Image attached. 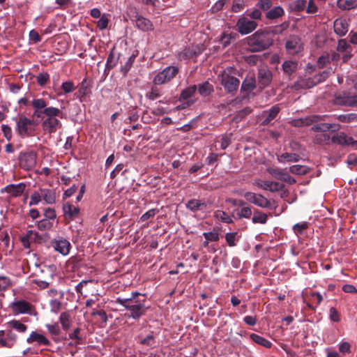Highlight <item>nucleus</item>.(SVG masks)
I'll list each match as a JSON object with an SVG mask.
<instances>
[{
	"mask_svg": "<svg viewBox=\"0 0 357 357\" xmlns=\"http://www.w3.org/2000/svg\"><path fill=\"white\" fill-rule=\"evenodd\" d=\"M10 307L15 314H31L32 310V305L23 300L15 301L11 303Z\"/></svg>",
	"mask_w": 357,
	"mask_h": 357,
	"instance_id": "12",
	"label": "nucleus"
},
{
	"mask_svg": "<svg viewBox=\"0 0 357 357\" xmlns=\"http://www.w3.org/2000/svg\"><path fill=\"white\" fill-rule=\"evenodd\" d=\"M1 130L3 133L4 137L6 138L8 141H10L13 136L12 130L10 126L8 125H2Z\"/></svg>",
	"mask_w": 357,
	"mask_h": 357,
	"instance_id": "61",
	"label": "nucleus"
},
{
	"mask_svg": "<svg viewBox=\"0 0 357 357\" xmlns=\"http://www.w3.org/2000/svg\"><path fill=\"white\" fill-rule=\"evenodd\" d=\"M337 7L342 10H349L357 8V0H337Z\"/></svg>",
	"mask_w": 357,
	"mask_h": 357,
	"instance_id": "27",
	"label": "nucleus"
},
{
	"mask_svg": "<svg viewBox=\"0 0 357 357\" xmlns=\"http://www.w3.org/2000/svg\"><path fill=\"white\" fill-rule=\"evenodd\" d=\"M37 236V233L34 232L32 230H29L20 237L22 243L24 248H29L31 242L36 240Z\"/></svg>",
	"mask_w": 357,
	"mask_h": 357,
	"instance_id": "28",
	"label": "nucleus"
},
{
	"mask_svg": "<svg viewBox=\"0 0 357 357\" xmlns=\"http://www.w3.org/2000/svg\"><path fill=\"white\" fill-rule=\"evenodd\" d=\"M26 342L28 344L36 343L38 346L50 345V341L43 334L37 331H32L26 338Z\"/></svg>",
	"mask_w": 357,
	"mask_h": 357,
	"instance_id": "15",
	"label": "nucleus"
},
{
	"mask_svg": "<svg viewBox=\"0 0 357 357\" xmlns=\"http://www.w3.org/2000/svg\"><path fill=\"white\" fill-rule=\"evenodd\" d=\"M49 75L47 73H42L36 77V80L40 86H44L49 80Z\"/></svg>",
	"mask_w": 357,
	"mask_h": 357,
	"instance_id": "55",
	"label": "nucleus"
},
{
	"mask_svg": "<svg viewBox=\"0 0 357 357\" xmlns=\"http://www.w3.org/2000/svg\"><path fill=\"white\" fill-rule=\"evenodd\" d=\"M42 199L47 204H52L56 202V193L48 189L40 190Z\"/></svg>",
	"mask_w": 357,
	"mask_h": 357,
	"instance_id": "29",
	"label": "nucleus"
},
{
	"mask_svg": "<svg viewBox=\"0 0 357 357\" xmlns=\"http://www.w3.org/2000/svg\"><path fill=\"white\" fill-rule=\"evenodd\" d=\"M162 94L163 91L161 89L158 88V86H153L150 91L146 93V97L151 100H154L162 96Z\"/></svg>",
	"mask_w": 357,
	"mask_h": 357,
	"instance_id": "36",
	"label": "nucleus"
},
{
	"mask_svg": "<svg viewBox=\"0 0 357 357\" xmlns=\"http://www.w3.org/2000/svg\"><path fill=\"white\" fill-rule=\"evenodd\" d=\"M254 184L263 190L271 192H277L282 188V185L280 183L271 181L257 180Z\"/></svg>",
	"mask_w": 357,
	"mask_h": 357,
	"instance_id": "18",
	"label": "nucleus"
},
{
	"mask_svg": "<svg viewBox=\"0 0 357 357\" xmlns=\"http://www.w3.org/2000/svg\"><path fill=\"white\" fill-rule=\"evenodd\" d=\"M307 2L305 0H296L291 4V8L296 12L304 10L306 8Z\"/></svg>",
	"mask_w": 357,
	"mask_h": 357,
	"instance_id": "41",
	"label": "nucleus"
},
{
	"mask_svg": "<svg viewBox=\"0 0 357 357\" xmlns=\"http://www.w3.org/2000/svg\"><path fill=\"white\" fill-rule=\"evenodd\" d=\"M284 14V10L280 6H276L266 13V17L270 20L277 19Z\"/></svg>",
	"mask_w": 357,
	"mask_h": 357,
	"instance_id": "35",
	"label": "nucleus"
},
{
	"mask_svg": "<svg viewBox=\"0 0 357 357\" xmlns=\"http://www.w3.org/2000/svg\"><path fill=\"white\" fill-rule=\"evenodd\" d=\"M268 172L277 179L282 180L285 172L282 169L270 167L267 169Z\"/></svg>",
	"mask_w": 357,
	"mask_h": 357,
	"instance_id": "46",
	"label": "nucleus"
},
{
	"mask_svg": "<svg viewBox=\"0 0 357 357\" xmlns=\"http://www.w3.org/2000/svg\"><path fill=\"white\" fill-rule=\"evenodd\" d=\"M178 73L176 66H169L158 72L153 79L155 85H162L169 82Z\"/></svg>",
	"mask_w": 357,
	"mask_h": 357,
	"instance_id": "5",
	"label": "nucleus"
},
{
	"mask_svg": "<svg viewBox=\"0 0 357 357\" xmlns=\"http://www.w3.org/2000/svg\"><path fill=\"white\" fill-rule=\"evenodd\" d=\"M8 325L13 329L16 330L19 333H25L27 330V326L23 323L18 320H11L8 322Z\"/></svg>",
	"mask_w": 357,
	"mask_h": 357,
	"instance_id": "38",
	"label": "nucleus"
},
{
	"mask_svg": "<svg viewBox=\"0 0 357 357\" xmlns=\"http://www.w3.org/2000/svg\"><path fill=\"white\" fill-rule=\"evenodd\" d=\"M51 311L57 313L61 307V303L57 299L51 300L50 302Z\"/></svg>",
	"mask_w": 357,
	"mask_h": 357,
	"instance_id": "60",
	"label": "nucleus"
},
{
	"mask_svg": "<svg viewBox=\"0 0 357 357\" xmlns=\"http://www.w3.org/2000/svg\"><path fill=\"white\" fill-rule=\"evenodd\" d=\"M109 17L108 15L106 14L102 15L100 17H99V20L96 22V24L98 28L100 30H104L107 29L108 24H109Z\"/></svg>",
	"mask_w": 357,
	"mask_h": 357,
	"instance_id": "45",
	"label": "nucleus"
},
{
	"mask_svg": "<svg viewBox=\"0 0 357 357\" xmlns=\"http://www.w3.org/2000/svg\"><path fill=\"white\" fill-rule=\"evenodd\" d=\"M307 224L306 222H302V223L296 224L294 226L293 229H294V232L296 234H302L303 231L305 229H307Z\"/></svg>",
	"mask_w": 357,
	"mask_h": 357,
	"instance_id": "64",
	"label": "nucleus"
},
{
	"mask_svg": "<svg viewBox=\"0 0 357 357\" xmlns=\"http://www.w3.org/2000/svg\"><path fill=\"white\" fill-rule=\"evenodd\" d=\"M267 220H268V215L259 211V210H255L254 211V215H253V217L252 218V222L254 223V224H266L267 222Z\"/></svg>",
	"mask_w": 357,
	"mask_h": 357,
	"instance_id": "31",
	"label": "nucleus"
},
{
	"mask_svg": "<svg viewBox=\"0 0 357 357\" xmlns=\"http://www.w3.org/2000/svg\"><path fill=\"white\" fill-rule=\"evenodd\" d=\"M47 102L43 98H35L31 101V105L33 108V117L42 120L45 115V110L47 107Z\"/></svg>",
	"mask_w": 357,
	"mask_h": 357,
	"instance_id": "11",
	"label": "nucleus"
},
{
	"mask_svg": "<svg viewBox=\"0 0 357 357\" xmlns=\"http://www.w3.org/2000/svg\"><path fill=\"white\" fill-rule=\"evenodd\" d=\"M236 33H223L220 37V43L224 47H227L231 43V40H234L236 39Z\"/></svg>",
	"mask_w": 357,
	"mask_h": 357,
	"instance_id": "39",
	"label": "nucleus"
},
{
	"mask_svg": "<svg viewBox=\"0 0 357 357\" xmlns=\"http://www.w3.org/2000/svg\"><path fill=\"white\" fill-rule=\"evenodd\" d=\"M145 301L144 296L138 292L132 293L130 298L116 299L117 303L130 312L128 316L134 319H138L146 312L148 307L145 305Z\"/></svg>",
	"mask_w": 357,
	"mask_h": 357,
	"instance_id": "1",
	"label": "nucleus"
},
{
	"mask_svg": "<svg viewBox=\"0 0 357 357\" xmlns=\"http://www.w3.org/2000/svg\"><path fill=\"white\" fill-rule=\"evenodd\" d=\"M258 79L264 86H267L272 79V73L266 68L259 69Z\"/></svg>",
	"mask_w": 357,
	"mask_h": 357,
	"instance_id": "22",
	"label": "nucleus"
},
{
	"mask_svg": "<svg viewBox=\"0 0 357 357\" xmlns=\"http://www.w3.org/2000/svg\"><path fill=\"white\" fill-rule=\"evenodd\" d=\"M243 197L248 202L257 206L258 207L267 208H271V202L261 194H256L252 192H246L243 195Z\"/></svg>",
	"mask_w": 357,
	"mask_h": 357,
	"instance_id": "7",
	"label": "nucleus"
},
{
	"mask_svg": "<svg viewBox=\"0 0 357 357\" xmlns=\"http://www.w3.org/2000/svg\"><path fill=\"white\" fill-rule=\"evenodd\" d=\"M37 227L38 229L44 231L50 229L52 227V224L50 222V220L44 218L37 222Z\"/></svg>",
	"mask_w": 357,
	"mask_h": 357,
	"instance_id": "49",
	"label": "nucleus"
},
{
	"mask_svg": "<svg viewBox=\"0 0 357 357\" xmlns=\"http://www.w3.org/2000/svg\"><path fill=\"white\" fill-rule=\"evenodd\" d=\"M298 66V64L296 61L287 60L282 63V68L284 73L289 76L297 70Z\"/></svg>",
	"mask_w": 357,
	"mask_h": 357,
	"instance_id": "25",
	"label": "nucleus"
},
{
	"mask_svg": "<svg viewBox=\"0 0 357 357\" xmlns=\"http://www.w3.org/2000/svg\"><path fill=\"white\" fill-rule=\"evenodd\" d=\"M42 199L41 192H35L30 197L29 205H38Z\"/></svg>",
	"mask_w": 357,
	"mask_h": 357,
	"instance_id": "53",
	"label": "nucleus"
},
{
	"mask_svg": "<svg viewBox=\"0 0 357 357\" xmlns=\"http://www.w3.org/2000/svg\"><path fill=\"white\" fill-rule=\"evenodd\" d=\"M17 339V335L12 330L0 331V348H13L16 344Z\"/></svg>",
	"mask_w": 357,
	"mask_h": 357,
	"instance_id": "8",
	"label": "nucleus"
},
{
	"mask_svg": "<svg viewBox=\"0 0 357 357\" xmlns=\"http://www.w3.org/2000/svg\"><path fill=\"white\" fill-rule=\"evenodd\" d=\"M10 284V279L6 276H0V291L6 289Z\"/></svg>",
	"mask_w": 357,
	"mask_h": 357,
	"instance_id": "59",
	"label": "nucleus"
},
{
	"mask_svg": "<svg viewBox=\"0 0 357 357\" xmlns=\"http://www.w3.org/2000/svg\"><path fill=\"white\" fill-rule=\"evenodd\" d=\"M61 89H63L65 93H69L74 91L75 86L73 82L71 81L65 82L62 83Z\"/></svg>",
	"mask_w": 357,
	"mask_h": 357,
	"instance_id": "52",
	"label": "nucleus"
},
{
	"mask_svg": "<svg viewBox=\"0 0 357 357\" xmlns=\"http://www.w3.org/2000/svg\"><path fill=\"white\" fill-rule=\"evenodd\" d=\"M350 100L351 94L349 93L342 92L335 96L334 101L336 105L349 106L347 102H350Z\"/></svg>",
	"mask_w": 357,
	"mask_h": 357,
	"instance_id": "30",
	"label": "nucleus"
},
{
	"mask_svg": "<svg viewBox=\"0 0 357 357\" xmlns=\"http://www.w3.org/2000/svg\"><path fill=\"white\" fill-rule=\"evenodd\" d=\"M219 79L221 84L228 93H232L236 91L239 86V80L235 77L229 75L228 73H223L219 76Z\"/></svg>",
	"mask_w": 357,
	"mask_h": 357,
	"instance_id": "9",
	"label": "nucleus"
},
{
	"mask_svg": "<svg viewBox=\"0 0 357 357\" xmlns=\"http://www.w3.org/2000/svg\"><path fill=\"white\" fill-rule=\"evenodd\" d=\"M236 232H229L225 234V240L230 247H234L236 245Z\"/></svg>",
	"mask_w": 357,
	"mask_h": 357,
	"instance_id": "51",
	"label": "nucleus"
},
{
	"mask_svg": "<svg viewBox=\"0 0 357 357\" xmlns=\"http://www.w3.org/2000/svg\"><path fill=\"white\" fill-rule=\"evenodd\" d=\"M202 50V47L199 45L189 46L178 54V58L180 60L189 59L201 54Z\"/></svg>",
	"mask_w": 357,
	"mask_h": 357,
	"instance_id": "17",
	"label": "nucleus"
},
{
	"mask_svg": "<svg viewBox=\"0 0 357 357\" xmlns=\"http://www.w3.org/2000/svg\"><path fill=\"white\" fill-rule=\"evenodd\" d=\"M203 236L205 239L209 241H219V233L218 231H210V232H204Z\"/></svg>",
	"mask_w": 357,
	"mask_h": 357,
	"instance_id": "50",
	"label": "nucleus"
},
{
	"mask_svg": "<svg viewBox=\"0 0 357 357\" xmlns=\"http://www.w3.org/2000/svg\"><path fill=\"white\" fill-rule=\"evenodd\" d=\"M273 43L271 34L268 31H257L248 38V45L252 52H259L270 47Z\"/></svg>",
	"mask_w": 357,
	"mask_h": 357,
	"instance_id": "3",
	"label": "nucleus"
},
{
	"mask_svg": "<svg viewBox=\"0 0 357 357\" xmlns=\"http://www.w3.org/2000/svg\"><path fill=\"white\" fill-rule=\"evenodd\" d=\"M215 217L223 222L230 223L232 222L231 217L223 211L218 210L215 211Z\"/></svg>",
	"mask_w": 357,
	"mask_h": 357,
	"instance_id": "44",
	"label": "nucleus"
},
{
	"mask_svg": "<svg viewBox=\"0 0 357 357\" xmlns=\"http://www.w3.org/2000/svg\"><path fill=\"white\" fill-rule=\"evenodd\" d=\"M59 321L64 330H68L70 328V316L67 312L61 314Z\"/></svg>",
	"mask_w": 357,
	"mask_h": 357,
	"instance_id": "47",
	"label": "nucleus"
},
{
	"mask_svg": "<svg viewBox=\"0 0 357 357\" xmlns=\"http://www.w3.org/2000/svg\"><path fill=\"white\" fill-rule=\"evenodd\" d=\"M238 215L241 218H250L252 215L251 208L249 206L243 207L238 212Z\"/></svg>",
	"mask_w": 357,
	"mask_h": 357,
	"instance_id": "57",
	"label": "nucleus"
},
{
	"mask_svg": "<svg viewBox=\"0 0 357 357\" xmlns=\"http://www.w3.org/2000/svg\"><path fill=\"white\" fill-rule=\"evenodd\" d=\"M285 47L290 54H296L302 50L303 44L300 38L291 36L287 40Z\"/></svg>",
	"mask_w": 357,
	"mask_h": 357,
	"instance_id": "13",
	"label": "nucleus"
},
{
	"mask_svg": "<svg viewBox=\"0 0 357 357\" xmlns=\"http://www.w3.org/2000/svg\"><path fill=\"white\" fill-rule=\"evenodd\" d=\"M202 206H204V204L198 199H191L186 204V207L192 211H197L201 209Z\"/></svg>",
	"mask_w": 357,
	"mask_h": 357,
	"instance_id": "42",
	"label": "nucleus"
},
{
	"mask_svg": "<svg viewBox=\"0 0 357 357\" xmlns=\"http://www.w3.org/2000/svg\"><path fill=\"white\" fill-rule=\"evenodd\" d=\"M16 123L15 131L21 137L32 136L36 130L38 123L24 114H20L13 119Z\"/></svg>",
	"mask_w": 357,
	"mask_h": 357,
	"instance_id": "4",
	"label": "nucleus"
},
{
	"mask_svg": "<svg viewBox=\"0 0 357 357\" xmlns=\"http://www.w3.org/2000/svg\"><path fill=\"white\" fill-rule=\"evenodd\" d=\"M330 61V56L328 54H324L321 56L317 62V65L319 68H324L327 63Z\"/></svg>",
	"mask_w": 357,
	"mask_h": 357,
	"instance_id": "62",
	"label": "nucleus"
},
{
	"mask_svg": "<svg viewBox=\"0 0 357 357\" xmlns=\"http://www.w3.org/2000/svg\"><path fill=\"white\" fill-rule=\"evenodd\" d=\"M333 27L335 33L340 36L346 35L349 31V24L344 18L336 19L334 22Z\"/></svg>",
	"mask_w": 357,
	"mask_h": 357,
	"instance_id": "20",
	"label": "nucleus"
},
{
	"mask_svg": "<svg viewBox=\"0 0 357 357\" xmlns=\"http://www.w3.org/2000/svg\"><path fill=\"white\" fill-rule=\"evenodd\" d=\"M44 215L46 219L50 220H54L56 217V212L54 208H47L44 211Z\"/></svg>",
	"mask_w": 357,
	"mask_h": 357,
	"instance_id": "63",
	"label": "nucleus"
},
{
	"mask_svg": "<svg viewBox=\"0 0 357 357\" xmlns=\"http://www.w3.org/2000/svg\"><path fill=\"white\" fill-rule=\"evenodd\" d=\"M329 318L331 321L339 322L340 320V314L335 307H331L329 310Z\"/></svg>",
	"mask_w": 357,
	"mask_h": 357,
	"instance_id": "58",
	"label": "nucleus"
},
{
	"mask_svg": "<svg viewBox=\"0 0 357 357\" xmlns=\"http://www.w3.org/2000/svg\"><path fill=\"white\" fill-rule=\"evenodd\" d=\"M25 190V185L22 183L17 185L10 184L5 187L4 190L13 197H19L22 195Z\"/></svg>",
	"mask_w": 357,
	"mask_h": 357,
	"instance_id": "23",
	"label": "nucleus"
},
{
	"mask_svg": "<svg viewBox=\"0 0 357 357\" xmlns=\"http://www.w3.org/2000/svg\"><path fill=\"white\" fill-rule=\"evenodd\" d=\"M64 214L66 217L73 218L78 214L79 209L71 204H65L63 206Z\"/></svg>",
	"mask_w": 357,
	"mask_h": 357,
	"instance_id": "32",
	"label": "nucleus"
},
{
	"mask_svg": "<svg viewBox=\"0 0 357 357\" xmlns=\"http://www.w3.org/2000/svg\"><path fill=\"white\" fill-rule=\"evenodd\" d=\"M306 12L308 14H314L318 10V7L315 4L314 0H309L307 6H306Z\"/></svg>",
	"mask_w": 357,
	"mask_h": 357,
	"instance_id": "56",
	"label": "nucleus"
},
{
	"mask_svg": "<svg viewBox=\"0 0 357 357\" xmlns=\"http://www.w3.org/2000/svg\"><path fill=\"white\" fill-rule=\"evenodd\" d=\"M280 108L278 105H274L268 110H264L259 116L263 125H268L279 114Z\"/></svg>",
	"mask_w": 357,
	"mask_h": 357,
	"instance_id": "16",
	"label": "nucleus"
},
{
	"mask_svg": "<svg viewBox=\"0 0 357 357\" xmlns=\"http://www.w3.org/2000/svg\"><path fill=\"white\" fill-rule=\"evenodd\" d=\"M337 119L344 123L356 122L357 121V114L354 113L342 114L338 116Z\"/></svg>",
	"mask_w": 357,
	"mask_h": 357,
	"instance_id": "43",
	"label": "nucleus"
},
{
	"mask_svg": "<svg viewBox=\"0 0 357 357\" xmlns=\"http://www.w3.org/2000/svg\"><path fill=\"white\" fill-rule=\"evenodd\" d=\"M236 26L240 33L246 35L253 31L257 28V24L246 17H241L238 20Z\"/></svg>",
	"mask_w": 357,
	"mask_h": 357,
	"instance_id": "10",
	"label": "nucleus"
},
{
	"mask_svg": "<svg viewBox=\"0 0 357 357\" xmlns=\"http://www.w3.org/2000/svg\"><path fill=\"white\" fill-rule=\"evenodd\" d=\"M255 88V80L252 77H246L242 83L241 89L250 92Z\"/></svg>",
	"mask_w": 357,
	"mask_h": 357,
	"instance_id": "37",
	"label": "nucleus"
},
{
	"mask_svg": "<svg viewBox=\"0 0 357 357\" xmlns=\"http://www.w3.org/2000/svg\"><path fill=\"white\" fill-rule=\"evenodd\" d=\"M158 213V209L156 208H151L146 211L145 213H144L141 218L140 220L142 221H146L148 220L149 218L155 216Z\"/></svg>",
	"mask_w": 357,
	"mask_h": 357,
	"instance_id": "54",
	"label": "nucleus"
},
{
	"mask_svg": "<svg viewBox=\"0 0 357 357\" xmlns=\"http://www.w3.org/2000/svg\"><path fill=\"white\" fill-rule=\"evenodd\" d=\"M60 114L61 110L54 107H49L45 110L46 119L41 123V127L45 133L52 135L61 128L62 123L58 119Z\"/></svg>",
	"mask_w": 357,
	"mask_h": 357,
	"instance_id": "2",
	"label": "nucleus"
},
{
	"mask_svg": "<svg viewBox=\"0 0 357 357\" xmlns=\"http://www.w3.org/2000/svg\"><path fill=\"white\" fill-rule=\"evenodd\" d=\"M327 73L326 71L323 72L321 75H319V78L317 79V82L311 81L310 79H301L298 82V86L300 88L303 89H310L314 86L317 82H321V80L325 79L327 76Z\"/></svg>",
	"mask_w": 357,
	"mask_h": 357,
	"instance_id": "24",
	"label": "nucleus"
},
{
	"mask_svg": "<svg viewBox=\"0 0 357 357\" xmlns=\"http://www.w3.org/2000/svg\"><path fill=\"white\" fill-rule=\"evenodd\" d=\"M310 172V168L305 165H295L289 167V172L294 174L304 175Z\"/></svg>",
	"mask_w": 357,
	"mask_h": 357,
	"instance_id": "34",
	"label": "nucleus"
},
{
	"mask_svg": "<svg viewBox=\"0 0 357 357\" xmlns=\"http://www.w3.org/2000/svg\"><path fill=\"white\" fill-rule=\"evenodd\" d=\"M135 21L136 26L142 31H151L154 29L152 22L142 15H137Z\"/></svg>",
	"mask_w": 357,
	"mask_h": 357,
	"instance_id": "19",
	"label": "nucleus"
},
{
	"mask_svg": "<svg viewBox=\"0 0 357 357\" xmlns=\"http://www.w3.org/2000/svg\"><path fill=\"white\" fill-rule=\"evenodd\" d=\"M250 337L253 342L259 345H261L266 348H270L271 347L272 344L270 341L259 335L252 333Z\"/></svg>",
	"mask_w": 357,
	"mask_h": 357,
	"instance_id": "33",
	"label": "nucleus"
},
{
	"mask_svg": "<svg viewBox=\"0 0 357 357\" xmlns=\"http://www.w3.org/2000/svg\"><path fill=\"white\" fill-rule=\"evenodd\" d=\"M332 142L340 145L354 146V139L344 132H340L333 136Z\"/></svg>",
	"mask_w": 357,
	"mask_h": 357,
	"instance_id": "21",
	"label": "nucleus"
},
{
	"mask_svg": "<svg viewBox=\"0 0 357 357\" xmlns=\"http://www.w3.org/2000/svg\"><path fill=\"white\" fill-rule=\"evenodd\" d=\"M20 167L25 170H30L35 167L37 160V155L34 151L21 152L18 156Z\"/></svg>",
	"mask_w": 357,
	"mask_h": 357,
	"instance_id": "6",
	"label": "nucleus"
},
{
	"mask_svg": "<svg viewBox=\"0 0 357 357\" xmlns=\"http://www.w3.org/2000/svg\"><path fill=\"white\" fill-rule=\"evenodd\" d=\"M199 93L203 96H208L213 91V86L208 82H206L199 86Z\"/></svg>",
	"mask_w": 357,
	"mask_h": 357,
	"instance_id": "40",
	"label": "nucleus"
},
{
	"mask_svg": "<svg viewBox=\"0 0 357 357\" xmlns=\"http://www.w3.org/2000/svg\"><path fill=\"white\" fill-rule=\"evenodd\" d=\"M54 249L63 255H67L71 248L70 243L62 237L54 239L52 242Z\"/></svg>",
	"mask_w": 357,
	"mask_h": 357,
	"instance_id": "14",
	"label": "nucleus"
},
{
	"mask_svg": "<svg viewBox=\"0 0 357 357\" xmlns=\"http://www.w3.org/2000/svg\"><path fill=\"white\" fill-rule=\"evenodd\" d=\"M197 90V86L195 85L191 86L185 89H184L181 94V96L183 99L186 100L189 98L192 97Z\"/></svg>",
	"mask_w": 357,
	"mask_h": 357,
	"instance_id": "48",
	"label": "nucleus"
},
{
	"mask_svg": "<svg viewBox=\"0 0 357 357\" xmlns=\"http://www.w3.org/2000/svg\"><path fill=\"white\" fill-rule=\"evenodd\" d=\"M300 158V155L295 153H284L278 156V160L281 163L298 162Z\"/></svg>",
	"mask_w": 357,
	"mask_h": 357,
	"instance_id": "26",
	"label": "nucleus"
}]
</instances>
